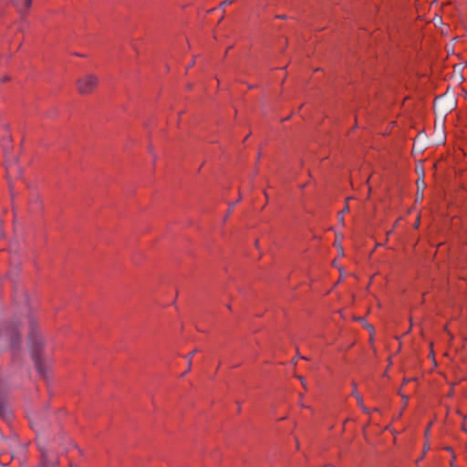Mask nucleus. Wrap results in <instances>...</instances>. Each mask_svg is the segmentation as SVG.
Returning a JSON list of instances; mask_svg holds the SVG:
<instances>
[{"label":"nucleus","instance_id":"obj_6","mask_svg":"<svg viewBox=\"0 0 467 467\" xmlns=\"http://www.w3.org/2000/svg\"><path fill=\"white\" fill-rule=\"evenodd\" d=\"M0 415L6 419L11 417V412L5 407V404L2 399H0Z\"/></svg>","mask_w":467,"mask_h":467},{"label":"nucleus","instance_id":"obj_8","mask_svg":"<svg viewBox=\"0 0 467 467\" xmlns=\"http://www.w3.org/2000/svg\"><path fill=\"white\" fill-rule=\"evenodd\" d=\"M241 199H242V195H240V196H239L238 200H237L235 202H233V203H230V204H229V209H228V212H227L226 215H225V216H224V218H223V222H225V221L227 220V218H228V217H229V215L231 214L232 210L234 209V205H235L238 202H240V201H241Z\"/></svg>","mask_w":467,"mask_h":467},{"label":"nucleus","instance_id":"obj_17","mask_svg":"<svg viewBox=\"0 0 467 467\" xmlns=\"http://www.w3.org/2000/svg\"><path fill=\"white\" fill-rule=\"evenodd\" d=\"M363 326H365V327H367L368 329H369L371 331L373 330V327L371 325H369V324L363 323Z\"/></svg>","mask_w":467,"mask_h":467},{"label":"nucleus","instance_id":"obj_26","mask_svg":"<svg viewBox=\"0 0 467 467\" xmlns=\"http://www.w3.org/2000/svg\"><path fill=\"white\" fill-rule=\"evenodd\" d=\"M359 320H360V323H363V318L362 317H359Z\"/></svg>","mask_w":467,"mask_h":467},{"label":"nucleus","instance_id":"obj_24","mask_svg":"<svg viewBox=\"0 0 467 467\" xmlns=\"http://www.w3.org/2000/svg\"><path fill=\"white\" fill-rule=\"evenodd\" d=\"M427 450H429V447L424 448V453L426 452Z\"/></svg>","mask_w":467,"mask_h":467},{"label":"nucleus","instance_id":"obj_9","mask_svg":"<svg viewBox=\"0 0 467 467\" xmlns=\"http://www.w3.org/2000/svg\"><path fill=\"white\" fill-rule=\"evenodd\" d=\"M417 183H418V189H419V190H420V189H421V192H422V191H423V189L425 188V182H424V181H423V180H420V181L419 180V181L417 182Z\"/></svg>","mask_w":467,"mask_h":467},{"label":"nucleus","instance_id":"obj_3","mask_svg":"<svg viewBox=\"0 0 467 467\" xmlns=\"http://www.w3.org/2000/svg\"><path fill=\"white\" fill-rule=\"evenodd\" d=\"M5 338L9 339L10 347L12 349L19 348L21 344V338L16 325L11 324L5 330L1 329L0 341L4 340Z\"/></svg>","mask_w":467,"mask_h":467},{"label":"nucleus","instance_id":"obj_5","mask_svg":"<svg viewBox=\"0 0 467 467\" xmlns=\"http://www.w3.org/2000/svg\"><path fill=\"white\" fill-rule=\"evenodd\" d=\"M198 352V349L195 348L192 352H190L188 355L185 356V358L188 361V368L184 373L182 374V377H184L192 368V360L193 356Z\"/></svg>","mask_w":467,"mask_h":467},{"label":"nucleus","instance_id":"obj_2","mask_svg":"<svg viewBox=\"0 0 467 467\" xmlns=\"http://www.w3.org/2000/svg\"><path fill=\"white\" fill-rule=\"evenodd\" d=\"M99 78L93 74H87L77 80L78 91L81 95L90 94L98 86Z\"/></svg>","mask_w":467,"mask_h":467},{"label":"nucleus","instance_id":"obj_12","mask_svg":"<svg viewBox=\"0 0 467 467\" xmlns=\"http://www.w3.org/2000/svg\"><path fill=\"white\" fill-rule=\"evenodd\" d=\"M296 377H297V379L301 381V383H302L303 387H304L305 389H306V382L305 379H304L302 376H296Z\"/></svg>","mask_w":467,"mask_h":467},{"label":"nucleus","instance_id":"obj_22","mask_svg":"<svg viewBox=\"0 0 467 467\" xmlns=\"http://www.w3.org/2000/svg\"><path fill=\"white\" fill-rule=\"evenodd\" d=\"M264 194H265V198H268V194H267V192H264Z\"/></svg>","mask_w":467,"mask_h":467},{"label":"nucleus","instance_id":"obj_19","mask_svg":"<svg viewBox=\"0 0 467 467\" xmlns=\"http://www.w3.org/2000/svg\"><path fill=\"white\" fill-rule=\"evenodd\" d=\"M360 408L362 409V410H363L364 412H366V413H368V412H369V411H368V408H367V407H365L364 405H363V406H360Z\"/></svg>","mask_w":467,"mask_h":467},{"label":"nucleus","instance_id":"obj_4","mask_svg":"<svg viewBox=\"0 0 467 467\" xmlns=\"http://www.w3.org/2000/svg\"><path fill=\"white\" fill-rule=\"evenodd\" d=\"M56 460L49 459L46 451H42L41 466L42 467H55Z\"/></svg>","mask_w":467,"mask_h":467},{"label":"nucleus","instance_id":"obj_23","mask_svg":"<svg viewBox=\"0 0 467 467\" xmlns=\"http://www.w3.org/2000/svg\"><path fill=\"white\" fill-rule=\"evenodd\" d=\"M277 17H278V18H282V19H283V18H285V16H277Z\"/></svg>","mask_w":467,"mask_h":467},{"label":"nucleus","instance_id":"obj_10","mask_svg":"<svg viewBox=\"0 0 467 467\" xmlns=\"http://www.w3.org/2000/svg\"><path fill=\"white\" fill-rule=\"evenodd\" d=\"M352 385H353V391H352V395H353L355 398H357V395H359V394H358V390H357V385H356V383H354V382L352 383Z\"/></svg>","mask_w":467,"mask_h":467},{"label":"nucleus","instance_id":"obj_18","mask_svg":"<svg viewBox=\"0 0 467 467\" xmlns=\"http://www.w3.org/2000/svg\"><path fill=\"white\" fill-rule=\"evenodd\" d=\"M363 326H365V327H367L368 329H369L371 331L373 330V327L371 325H369V324L363 323Z\"/></svg>","mask_w":467,"mask_h":467},{"label":"nucleus","instance_id":"obj_16","mask_svg":"<svg viewBox=\"0 0 467 467\" xmlns=\"http://www.w3.org/2000/svg\"><path fill=\"white\" fill-rule=\"evenodd\" d=\"M338 220L341 223H344V213H338Z\"/></svg>","mask_w":467,"mask_h":467},{"label":"nucleus","instance_id":"obj_15","mask_svg":"<svg viewBox=\"0 0 467 467\" xmlns=\"http://www.w3.org/2000/svg\"><path fill=\"white\" fill-rule=\"evenodd\" d=\"M357 400L359 406H363V400L360 395H357Z\"/></svg>","mask_w":467,"mask_h":467},{"label":"nucleus","instance_id":"obj_11","mask_svg":"<svg viewBox=\"0 0 467 467\" xmlns=\"http://www.w3.org/2000/svg\"><path fill=\"white\" fill-rule=\"evenodd\" d=\"M350 199H351V198H350V197H348V198L346 200V202H348ZM348 210H349V207H348V204L347 203V204L345 205L344 209H343L340 213H345L348 212Z\"/></svg>","mask_w":467,"mask_h":467},{"label":"nucleus","instance_id":"obj_14","mask_svg":"<svg viewBox=\"0 0 467 467\" xmlns=\"http://www.w3.org/2000/svg\"><path fill=\"white\" fill-rule=\"evenodd\" d=\"M233 3H234V0H225L224 2H223V3L221 4V5H222V6H225V5H231V4H233Z\"/></svg>","mask_w":467,"mask_h":467},{"label":"nucleus","instance_id":"obj_20","mask_svg":"<svg viewBox=\"0 0 467 467\" xmlns=\"http://www.w3.org/2000/svg\"><path fill=\"white\" fill-rule=\"evenodd\" d=\"M418 198H420V199L423 198V192H420V193H418Z\"/></svg>","mask_w":467,"mask_h":467},{"label":"nucleus","instance_id":"obj_7","mask_svg":"<svg viewBox=\"0 0 467 467\" xmlns=\"http://www.w3.org/2000/svg\"><path fill=\"white\" fill-rule=\"evenodd\" d=\"M14 5L17 6L20 12H23V7L27 9L32 4V0H24L23 5H19V0H13Z\"/></svg>","mask_w":467,"mask_h":467},{"label":"nucleus","instance_id":"obj_1","mask_svg":"<svg viewBox=\"0 0 467 467\" xmlns=\"http://www.w3.org/2000/svg\"><path fill=\"white\" fill-rule=\"evenodd\" d=\"M27 345L36 371L41 377L47 378L48 375V364L44 355V341L32 322H30Z\"/></svg>","mask_w":467,"mask_h":467},{"label":"nucleus","instance_id":"obj_25","mask_svg":"<svg viewBox=\"0 0 467 467\" xmlns=\"http://www.w3.org/2000/svg\"><path fill=\"white\" fill-rule=\"evenodd\" d=\"M359 320H360V323H363V318L362 317H359Z\"/></svg>","mask_w":467,"mask_h":467},{"label":"nucleus","instance_id":"obj_28","mask_svg":"<svg viewBox=\"0 0 467 467\" xmlns=\"http://www.w3.org/2000/svg\"><path fill=\"white\" fill-rule=\"evenodd\" d=\"M419 222L415 223V227H418Z\"/></svg>","mask_w":467,"mask_h":467},{"label":"nucleus","instance_id":"obj_21","mask_svg":"<svg viewBox=\"0 0 467 467\" xmlns=\"http://www.w3.org/2000/svg\"><path fill=\"white\" fill-rule=\"evenodd\" d=\"M403 400H405V401L408 400V397L407 396H402Z\"/></svg>","mask_w":467,"mask_h":467},{"label":"nucleus","instance_id":"obj_27","mask_svg":"<svg viewBox=\"0 0 467 467\" xmlns=\"http://www.w3.org/2000/svg\"><path fill=\"white\" fill-rule=\"evenodd\" d=\"M193 65V62L190 63L188 68Z\"/></svg>","mask_w":467,"mask_h":467},{"label":"nucleus","instance_id":"obj_13","mask_svg":"<svg viewBox=\"0 0 467 467\" xmlns=\"http://www.w3.org/2000/svg\"><path fill=\"white\" fill-rule=\"evenodd\" d=\"M441 102H442L441 99H436L435 101H434V108L438 109L441 106Z\"/></svg>","mask_w":467,"mask_h":467}]
</instances>
